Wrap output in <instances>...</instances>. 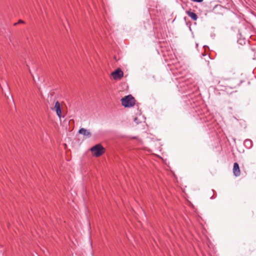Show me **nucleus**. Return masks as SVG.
Wrapping results in <instances>:
<instances>
[{
	"label": "nucleus",
	"instance_id": "1",
	"mask_svg": "<svg viewBox=\"0 0 256 256\" xmlns=\"http://www.w3.org/2000/svg\"><path fill=\"white\" fill-rule=\"evenodd\" d=\"M219 84L220 86H223L224 84H225L226 90H228V88L234 89L239 85L238 82L234 79L222 80L219 82Z\"/></svg>",
	"mask_w": 256,
	"mask_h": 256
},
{
	"label": "nucleus",
	"instance_id": "3",
	"mask_svg": "<svg viewBox=\"0 0 256 256\" xmlns=\"http://www.w3.org/2000/svg\"><path fill=\"white\" fill-rule=\"evenodd\" d=\"M90 151L93 156L99 157L104 152L105 150L100 144H98L91 148Z\"/></svg>",
	"mask_w": 256,
	"mask_h": 256
},
{
	"label": "nucleus",
	"instance_id": "7",
	"mask_svg": "<svg viewBox=\"0 0 256 256\" xmlns=\"http://www.w3.org/2000/svg\"><path fill=\"white\" fill-rule=\"evenodd\" d=\"M78 132L86 136V138H90L92 136V134L90 131L84 128H81L79 130Z\"/></svg>",
	"mask_w": 256,
	"mask_h": 256
},
{
	"label": "nucleus",
	"instance_id": "9",
	"mask_svg": "<svg viewBox=\"0 0 256 256\" xmlns=\"http://www.w3.org/2000/svg\"><path fill=\"white\" fill-rule=\"evenodd\" d=\"M244 144L246 146L250 148L252 146V142L250 140H246L244 142Z\"/></svg>",
	"mask_w": 256,
	"mask_h": 256
},
{
	"label": "nucleus",
	"instance_id": "4",
	"mask_svg": "<svg viewBox=\"0 0 256 256\" xmlns=\"http://www.w3.org/2000/svg\"><path fill=\"white\" fill-rule=\"evenodd\" d=\"M111 76L114 80L120 79L124 76V72L120 68L116 69L111 74Z\"/></svg>",
	"mask_w": 256,
	"mask_h": 256
},
{
	"label": "nucleus",
	"instance_id": "8",
	"mask_svg": "<svg viewBox=\"0 0 256 256\" xmlns=\"http://www.w3.org/2000/svg\"><path fill=\"white\" fill-rule=\"evenodd\" d=\"M186 14L192 20H196L198 19V16L194 12L188 11Z\"/></svg>",
	"mask_w": 256,
	"mask_h": 256
},
{
	"label": "nucleus",
	"instance_id": "10",
	"mask_svg": "<svg viewBox=\"0 0 256 256\" xmlns=\"http://www.w3.org/2000/svg\"><path fill=\"white\" fill-rule=\"evenodd\" d=\"M194 2H201L204 0H192Z\"/></svg>",
	"mask_w": 256,
	"mask_h": 256
},
{
	"label": "nucleus",
	"instance_id": "2",
	"mask_svg": "<svg viewBox=\"0 0 256 256\" xmlns=\"http://www.w3.org/2000/svg\"><path fill=\"white\" fill-rule=\"evenodd\" d=\"M122 104L125 108L133 106L135 104V100L130 94L121 99Z\"/></svg>",
	"mask_w": 256,
	"mask_h": 256
},
{
	"label": "nucleus",
	"instance_id": "11",
	"mask_svg": "<svg viewBox=\"0 0 256 256\" xmlns=\"http://www.w3.org/2000/svg\"><path fill=\"white\" fill-rule=\"evenodd\" d=\"M18 24H20V23H24V21L22 20H20L18 22Z\"/></svg>",
	"mask_w": 256,
	"mask_h": 256
},
{
	"label": "nucleus",
	"instance_id": "6",
	"mask_svg": "<svg viewBox=\"0 0 256 256\" xmlns=\"http://www.w3.org/2000/svg\"><path fill=\"white\" fill-rule=\"evenodd\" d=\"M232 172L234 175L236 177L240 176V166L237 162H234V164Z\"/></svg>",
	"mask_w": 256,
	"mask_h": 256
},
{
	"label": "nucleus",
	"instance_id": "5",
	"mask_svg": "<svg viewBox=\"0 0 256 256\" xmlns=\"http://www.w3.org/2000/svg\"><path fill=\"white\" fill-rule=\"evenodd\" d=\"M52 110L56 112V114L60 118L62 117L60 105L58 100L56 101L54 106Z\"/></svg>",
	"mask_w": 256,
	"mask_h": 256
}]
</instances>
